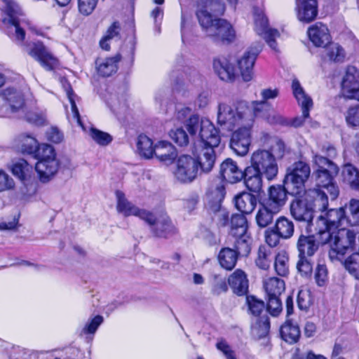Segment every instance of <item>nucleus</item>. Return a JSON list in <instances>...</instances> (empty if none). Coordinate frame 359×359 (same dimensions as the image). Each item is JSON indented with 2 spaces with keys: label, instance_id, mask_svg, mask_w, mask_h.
<instances>
[{
  "label": "nucleus",
  "instance_id": "4c0bfd02",
  "mask_svg": "<svg viewBox=\"0 0 359 359\" xmlns=\"http://www.w3.org/2000/svg\"><path fill=\"white\" fill-rule=\"evenodd\" d=\"M278 90L276 88H265L261 90L260 95L262 98L261 101L252 102V107L255 114H258L262 110H265L266 108L271 107L268 103L267 100L271 99H275L278 95Z\"/></svg>",
  "mask_w": 359,
  "mask_h": 359
},
{
  "label": "nucleus",
  "instance_id": "72a5a7b5",
  "mask_svg": "<svg viewBox=\"0 0 359 359\" xmlns=\"http://www.w3.org/2000/svg\"><path fill=\"white\" fill-rule=\"evenodd\" d=\"M15 141L20 146V149L22 154L35 156L39 145L35 137L23 133L18 135Z\"/></svg>",
  "mask_w": 359,
  "mask_h": 359
},
{
  "label": "nucleus",
  "instance_id": "6e6552de",
  "mask_svg": "<svg viewBox=\"0 0 359 359\" xmlns=\"http://www.w3.org/2000/svg\"><path fill=\"white\" fill-rule=\"evenodd\" d=\"M311 174L310 166L303 161H298L289 166L285 177V184L293 195L304 191L305 182Z\"/></svg>",
  "mask_w": 359,
  "mask_h": 359
},
{
  "label": "nucleus",
  "instance_id": "c756f323",
  "mask_svg": "<svg viewBox=\"0 0 359 359\" xmlns=\"http://www.w3.org/2000/svg\"><path fill=\"white\" fill-rule=\"evenodd\" d=\"M243 178L246 187L252 192L259 193L262 187V180L260 173L252 165L245 168Z\"/></svg>",
  "mask_w": 359,
  "mask_h": 359
},
{
  "label": "nucleus",
  "instance_id": "4d7b16f0",
  "mask_svg": "<svg viewBox=\"0 0 359 359\" xmlns=\"http://www.w3.org/2000/svg\"><path fill=\"white\" fill-rule=\"evenodd\" d=\"M99 0H78V11L83 16L91 15L97 5Z\"/></svg>",
  "mask_w": 359,
  "mask_h": 359
},
{
  "label": "nucleus",
  "instance_id": "7c9ffc66",
  "mask_svg": "<svg viewBox=\"0 0 359 359\" xmlns=\"http://www.w3.org/2000/svg\"><path fill=\"white\" fill-rule=\"evenodd\" d=\"M260 175L271 180L278 174V165L276 158H259V161H255L252 164Z\"/></svg>",
  "mask_w": 359,
  "mask_h": 359
},
{
  "label": "nucleus",
  "instance_id": "774afa93",
  "mask_svg": "<svg viewBox=\"0 0 359 359\" xmlns=\"http://www.w3.org/2000/svg\"><path fill=\"white\" fill-rule=\"evenodd\" d=\"M25 118L28 122L36 126H42L46 122V116L42 112L29 111Z\"/></svg>",
  "mask_w": 359,
  "mask_h": 359
},
{
  "label": "nucleus",
  "instance_id": "6ab92c4d",
  "mask_svg": "<svg viewBox=\"0 0 359 359\" xmlns=\"http://www.w3.org/2000/svg\"><path fill=\"white\" fill-rule=\"evenodd\" d=\"M359 73L354 67H348L341 83L342 94L348 99L359 101Z\"/></svg>",
  "mask_w": 359,
  "mask_h": 359
},
{
  "label": "nucleus",
  "instance_id": "4be33fe9",
  "mask_svg": "<svg viewBox=\"0 0 359 359\" xmlns=\"http://www.w3.org/2000/svg\"><path fill=\"white\" fill-rule=\"evenodd\" d=\"M304 196L297 198L290 204V212L297 221L310 224L313 218V210Z\"/></svg>",
  "mask_w": 359,
  "mask_h": 359
},
{
  "label": "nucleus",
  "instance_id": "f8f14e48",
  "mask_svg": "<svg viewBox=\"0 0 359 359\" xmlns=\"http://www.w3.org/2000/svg\"><path fill=\"white\" fill-rule=\"evenodd\" d=\"M199 135L202 147L205 150L204 157H215V149L219 146L220 137L217 130L208 119L201 121Z\"/></svg>",
  "mask_w": 359,
  "mask_h": 359
},
{
  "label": "nucleus",
  "instance_id": "e433bc0d",
  "mask_svg": "<svg viewBox=\"0 0 359 359\" xmlns=\"http://www.w3.org/2000/svg\"><path fill=\"white\" fill-rule=\"evenodd\" d=\"M280 334L283 340L289 344L296 343L300 337V330L297 325L287 320L280 327Z\"/></svg>",
  "mask_w": 359,
  "mask_h": 359
},
{
  "label": "nucleus",
  "instance_id": "052dcab7",
  "mask_svg": "<svg viewBox=\"0 0 359 359\" xmlns=\"http://www.w3.org/2000/svg\"><path fill=\"white\" fill-rule=\"evenodd\" d=\"M280 295L268 296L267 310L273 316H277L282 311V304Z\"/></svg>",
  "mask_w": 359,
  "mask_h": 359
},
{
  "label": "nucleus",
  "instance_id": "dca6fc26",
  "mask_svg": "<svg viewBox=\"0 0 359 359\" xmlns=\"http://www.w3.org/2000/svg\"><path fill=\"white\" fill-rule=\"evenodd\" d=\"M13 175L17 177L26 189L27 194H32L36 190V183L33 176L32 166L25 158H20L11 168Z\"/></svg>",
  "mask_w": 359,
  "mask_h": 359
},
{
  "label": "nucleus",
  "instance_id": "7ed1b4c3",
  "mask_svg": "<svg viewBox=\"0 0 359 359\" xmlns=\"http://www.w3.org/2000/svg\"><path fill=\"white\" fill-rule=\"evenodd\" d=\"M315 159V163L318 166L313 173L316 176V188L326 189L331 200H335L339 194V189L334 177L338 174L339 168L329 158Z\"/></svg>",
  "mask_w": 359,
  "mask_h": 359
},
{
  "label": "nucleus",
  "instance_id": "ddd939ff",
  "mask_svg": "<svg viewBox=\"0 0 359 359\" xmlns=\"http://www.w3.org/2000/svg\"><path fill=\"white\" fill-rule=\"evenodd\" d=\"M254 18L255 31L256 33L264 38L266 42L271 49L277 50L276 39L280 36L279 32L277 29L269 28L268 19L262 10L255 8Z\"/></svg>",
  "mask_w": 359,
  "mask_h": 359
},
{
  "label": "nucleus",
  "instance_id": "f257e3e1",
  "mask_svg": "<svg viewBox=\"0 0 359 359\" xmlns=\"http://www.w3.org/2000/svg\"><path fill=\"white\" fill-rule=\"evenodd\" d=\"M243 172L231 158H226L220 165L222 178L215 179L210 184L206 193V206L213 212H219L220 223L226 226L229 221V215L225 211H220L221 203L224 198V181L231 184L236 183L243 178Z\"/></svg>",
  "mask_w": 359,
  "mask_h": 359
},
{
  "label": "nucleus",
  "instance_id": "b1692460",
  "mask_svg": "<svg viewBox=\"0 0 359 359\" xmlns=\"http://www.w3.org/2000/svg\"><path fill=\"white\" fill-rule=\"evenodd\" d=\"M313 212H324L328 206V197L323 189L313 188L304 191L303 196Z\"/></svg>",
  "mask_w": 359,
  "mask_h": 359
},
{
  "label": "nucleus",
  "instance_id": "0eeeda50",
  "mask_svg": "<svg viewBox=\"0 0 359 359\" xmlns=\"http://www.w3.org/2000/svg\"><path fill=\"white\" fill-rule=\"evenodd\" d=\"M3 4L2 12L7 17L3 19V22L7 25L8 35L15 40L22 43L25 38V32L20 25L19 17L22 15V11L15 0H0Z\"/></svg>",
  "mask_w": 359,
  "mask_h": 359
},
{
  "label": "nucleus",
  "instance_id": "a18cd8bd",
  "mask_svg": "<svg viewBox=\"0 0 359 359\" xmlns=\"http://www.w3.org/2000/svg\"><path fill=\"white\" fill-rule=\"evenodd\" d=\"M137 149L142 157H154L155 145L152 140L145 135H140L137 138Z\"/></svg>",
  "mask_w": 359,
  "mask_h": 359
},
{
  "label": "nucleus",
  "instance_id": "4468645a",
  "mask_svg": "<svg viewBox=\"0 0 359 359\" xmlns=\"http://www.w3.org/2000/svg\"><path fill=\"white\" fill-rule=\"evenodd\" d=\"M252 125V121H248L244 126L238 128L232 134L230 147L235 154L243 156L248 154L251 141L250 130Z\"/></svg>",
  "mask_w": 359,
  "mask_h": 359
},
{
  "label": "nucleus",
  "instance_id": "bb28decb",
  "mask_svg": "<svg viewBox=\"0 0 359 359\" xmlns=\"http://www.w3.org/2000/svg\"><path fill=\"white\" fill-rule=\"evenodd\" d=\"M269 197L264 203L280 211L287 199V191L281 185L271 186L268 191Z\"/></svg>",
  "mask_w": 359,
  "mask_h": 359
},
{
  "label": "nucleus",
  "instance_id": "e2e57ef3",
  "mask_svg": "<svg viewBox=\"0 0 359 359\" xmlns=\"http://www.w3.org/2000/svg\"><path fill=\"white\" fill-rule=\"evenodd\" d=\"M170 137L179 145H187L189 142L188 135L186 131L182 128H176L170 132Z\"/></svg>",
  "mask_w": 359,
  "mask_h": 359
},
{
  "label": "nucleus",
  "instance_id": "2f4dec72",
  "mask_svg": "<svg viewBox=\"0 0 359 359\" xmlns=\"http://www.w3.org/2000/svg\"><path fill=\"white\" fill-rule=\"evenodd\" d=\"M289 154L290 152L284 142L280 140L274 139L269 150L259 149L253 153L252 157H283Z\"/></svg>",
  "mask_w": 359,
  "mask_h": 359
},
{
  "label": "nucleus",
  "instance_id": "c03bdc74",
  "mask_svg": "<svg viewBox=\"0 0 359 359\" xmlns=\"http://www.w3.org/2000/svg\"><path fill=\"white\" fill-rule=\"evenodd\" d=\"M264 287L268 296L275 297L285 290V283L279 278L271 277L264 280Z\"/></svg>",
  "mask_w": 359,
  "mask_h": 359
},
{
  "label": "nucleus",
  "instance_id": "20e7f679",
  "mask_svg": "<svg viewBox=\"0 0 359 359\" xmlns=\"http://www.w3.org/2000/svg\"><path fill=\"white\" fill-rule=\"evenodd\" d=\"M248 121H252V119L245 104L241 103L235 109L225 103L219 104L217 123L223 129L231 131L236 127L244 126Z\"/></svg>",
  "mask_w": 359,
  "mask_h": 359
},
{
  "label": "nucleus",
  "instance_id": "5701e85b",
  "mask_svg": "<svg viewBox=\"0 0 359 359\" xmlns=\"http://www.w3.org/2000/svg\"><path fill=\"white\" fill-rule=\"evenodd\" d=\"M196 15L200 22L201 15L208 16L214 21L217 16L222 15L225 11V4L222 0H201Z\"/></svg>",
  "mask_w": 359,
  "mask_h": 359
},
{
  "label": "nucleus",
  "instance_id": "39448f33",
  "mask_svg": "<svg viewBox=\"0 0 359 359\" xmlns=\"http://www.w3.org/2000/svg\"><path fill=\"white\" fill-rule=\"evenodd\" d=\"M327 243L330 250L329 257L332 260L340 259L348 251H357L355 233L353 231L341 228L337 231L330 232Z\"/></svg>",
  "mask_w": 359,
  "mask_h": 359
},
{
  "label": "nucleus",
  "instance_id": "6e6d98bb",
  "mask_svg": "<svg viewBox=\"0 0 359 359\" xmlns=\"http://www.w3.org/2000/svg\"><path fill=\"white\" fill-rule=\"evenodd\" d=\"M246 303L249 312L255 316H259L265 309L264 302L257 299L254 296H248Z\"/></svg>",
  "mask_w": 359,
  "mask_h": 359
},
{
  "label": "nucleus",
  "instance_id": "de8ad7c7",
  "mask_svg": "<svg viewBox=\"0 0 359 359\" xmlns=\"http://www.w3.org/2000/svg\"><path fill=\"white\" fill-rule=\"evenodd\" d=\"M177 151L170 142L161 140L155 144L154 157H177Z\"/></svg>",
  "mask_w": 359,
  "mask_h": 359
},
{
  "label": "nucleus",
  "instance_id": "37998d69",
  "mask_svg": "<svg viewBox=\"0 0 359 359\" xmlns=\"http://www.w3.org/2000/svg\"><path fill=\"white\" fill-rule=\"evenodd\" d=\"M255 116L263 118L271 124H278L285 126L289 124V119L276 111L271 107L265 110H262Z\"/></svg>",
  "mask_w": 359,
  "mask_h": 359
},
{
  "label": "nucleus",
  "instance_id": "1a4fd4ad",
  "mask_svg": "<svg viewBox=\"0 0 359 359\" xmlns=\"http://www.w3.org/2000/svg\"><path fill=\"white\" fill-rule=\"evenodd\" d=\"M198 158H160L167 165L170 166L175 178L181 183H189L197 175Z\"/></svg>",
  "mask_w": 359,
  "mask_h": 359
},
{
  "label": "nucleus",
  "instance_id": "13d9d810",
  "mask_svg": "<svg viewBox=\"0 0 359 359\" xmlns=\"http://www.w3.org/2000/svg\"><path fill=\"white\" fill-rule=\"evenodd\" d=\"M297 302L300 310L306 311L311 304L310 291L307 289L300 290L297 294Z\"/></svg>",
  "mask_w": 359,
  "mask_h": 359
},
{
  "label": "nucleus",
  "instance_id": "f3484780",
  "mask_svg": "<svg viewBox=\"0 0 359 359\" xmlns=\"http://www.w3.org/2000/svg\"><path fill=\"white\" fill-rule=\"evenodd\" d=\"M346 221V210L344 207L330 209L318 217V226L322 231H335Z\"/></svg>",
  "mask_w": 359,
  "mask_h": 359
},
{
  "label": "nucleus",
  "instance_id": "0e129e2a",
  "mask_svg": "<svg viewBox=\"0 0 359 359\" xmlns=\"http://www.w3.org/2000/svg\"><path fill=\"white\" fill-rule=\"evenodd\" d=\"M327 269L324 264H318L315 271V279L318 286H323L327 280Z\"/></svg>",
  "mask_w": 359,
  "mask_h": 359
},
{
  "label": "nucleus",
  "instance_id": "bf43d9fd",
  "mask_svg": "<svg viewBox=\"0 0 359 359\" xmlns=\"http://www.w3.org/2000/svg\"><path fill=\"white\" fill-rule=\"evenodd\" d=\"M103 317L101 316H96L89 320L81 331V334H94L97 331L98 327L102 323Z\"/></svg>",
  "mask_w": 359,
  "mask_h": 359
},
{
  "label": "nucleus",
  "instance_id": "5fc2aeb1",
  "mask_svg": "<svg viewBox=\"0 0 359 359\" xmlns=\"http://www.w3.org/2000/svg\"><path fill=\"white\" fill-rule=\"evenodd\" d=\"M346 269L356 279H359V252L355 251L344 262Z\"/></svg>",
  "mask_w": 359,
  "mask_h": 359
},
{
  "label": "nucleus",
  "instance_id": "a211bd4d",
  "mask_svg": "<svg viewBox=\"0 0 359 359\" xmlns=\"http://www.w3.org/2000/svg\"><path fill=\"white\" fill-rule=\"evenodd\" d=\"M27 53L47 71H52L58 65L57 59L42 43H34Z\"/></svg>",
  "mask_w": 359,
  "mask_h": 359
},
{
  "label": "nucleus",
  "instance_id": "ea45409f",
  "mask_svg": "<svg viewBox=\"0 0 359 359\" xmlns=\"http://www.w3.org/2000/svg\"><path fill=\"white\" fill-rule=\"evenodd\" d=\"M274 229L278 232L281 238H290L294 231V226L292 221L288 218L281 216L278 217L276 222Z\"/></svg>",
  "mask_w": 359,
  "mask_h": 359
},
{
  "label": "nucleus",
  "instance_id": "9b49d317",
  "mask_svg": "<svg viewBox=\"0 0 359 359\" xmlns=\"http://www.w3.org/2000/svg\"><path fill=\"white\" fill-rule=\"evenodd\" d=\"M330 238L327 231L318 230V233L313 235L301 234L297 241V248L299 256L311 257L318 250L319 245L326 244Z\"/></svg>",
  "mask_w": 359,
  "mask_h": 359
},
{
  "label": "nucleus",
  "instance_id": "c9c22d12",
  "mask_svg": "<svg viewBox=\"0 0 359 359\" xmlns=\"http://www.w3.org/2000/svg\"><path fill=\"white\" fill-rule=\"evenodd\" d=\"M4 96L12 112L15 113L23 109L25 99L21 92L13 88H6L4 92Z\"/></svg>",
  "mask_w": 359,
  "mask_h": 359
},
{
  "label": "nucleus",
  "instance_id": "a878e982",
  "mask_svg": "<svg viewBox=\"0 0 359 359\" xmlns=\"http://www.w3.org/2000/svg\"><path fill=\"white\" fill-rule=\"evenodd\" d=\"M121 58L120 54L110 57L97 58L95 61L97 74L104 77L110 76L117 71L118 63Z\"/></svg>",
  "mask_w": 359,
  "mask_h": 359
},
{
  "label": "nucleus",
  "instance_id": "603ef678",
  "mask_svg": "<svg viewBox=\"0 0 359 359\" xmlns=\"http://www.w3.org/2000/svg\"><path fill=\"white\" fill-rule=\"evenodd\" d=\"M88 134L99 145L105 146L112 141L111 135L93 127L90 128Z\"/></svg>",
  "mask_w": 359,
  "mask_h": 359
},
{
  "label": "nucleus",
  "instance_id": "473e14b6",
  "mask_svg": "<svg viewBox=\"0 0 359 359\" xmlns=\"http://www.w3.org/2000/svg\"><path fill=\"white\" fill-rule=\"evenodd\" d=\"M236 208L244 214L251 213L257 205V197L248 192H242L237 195L235 198Z\"/></svg>",
  "mask_w": 359,
  "mask_h": 359
},
{
  "label": "nucleus",
  "instance_id": "c85d7f7f",
  "mask_svg": "<svg viewBox=\"0 0 359 359\" xmlns=\"http://www.w3.org/2000/svg\"><path fill=\"white\" fill-rule=\"evenodd\" d=\"M213 67L220 79L225 81L234 80L236 77L235 69L226 58L214 60Z\"/></svg>",
  "mask_w": 359,
  "mask_h": 359
},
{
  "label": "nucleus",
  "instance_id": "680f3d73",
  "mask_svg": "<svg viewBox=\"0 0 359 359\" xmlns=\"http://www.w3.org/2000/svg\"><path fill=\"white\" fill-rule=\"evenodd\" d=\"M65 90H66L67 97V98L69 101V103L71 104V109H72L73 118L76 120V122L78 123V124L79 126H82L79 109L76 105V102L74 100L75 95L74 94L73 90L69 84H68L67 87L66 88Z\"/></svg>",
  "mask_w": 359,
  "mask_h": 359
},
{
  "label": "nucleus",
  "instance_id": "f03ea898",
  "mask_svg": "<svg viewBox=\"0 0 359 359\" xmlns=\"http://www.w3.org/2000/svg\"><path fill=\"white\" fill-rule=\"evenodd\" d=\"M116 198V211L124 217L135 216L146 222L148 224L151 225L153 231L156 235L163 236L165 232L170 229L168 220L165 218L160 221L157 225L161 224L166 225V229L164 230H158L154 225L155 224V218L154 214L145 209H141L132 202L128 200L124 193L121 191L117 190L115 193Z\"/></svg>",
  "mask_w": 359,
  "mask_h": 359
},
{
  "label": "nucleus",
  "instance_id": "8fccbe9b",
  "mask_svg": "<svg viewBox=\"0 0 359 359\" xmlns=\"http://www.w3.org/2000/svg\"><path fill=\"white\" fill-rule=\"evenodd\" d=\"M325 55L330 61L342 62L344 61L346 54L344 48L338 43H329L325 48Z\"/></svg>",
  "mask_w": 359,
  "mask_h": 359
},
{
  "label": "nucleus",
  "instance_id": "58836bf2",
  "mask_svg": "<svg viewBox=\"0 0 359 359\" xmlns=\"http://www.w3.org/2000/svg\"><path fill=\"white\" fill-rule=\"evenodd\" d=\"M237 252L229 248H222L218 255V260L220 265L226 270L233 269L237 262Z\"/></svg>",
  "mask_w": 359,
  "mask_h": 359
},
{
  "label": "nucleus",
  "instance_id": "f704fd0d",
  "mask_svg": "<svg viewBox=\"0 0 359 359\" xmlns=\"http://www.w3.org/2000/svg\"><path fill=\"white\" fill-rule=\"evenodd\" d=\"M280 212L278 210H274L272 206L264 203L259 208L256 215V222L261 228H264L271 224L275 215Z\"/></svg>",
  "mask_w": 359,
  "mask_h": 359
},
{
  "label": "nucleus",
  "instance_id": "09e8293b",
  "mask_svg": "<svg viewBox=\"0 0 359 359\" xmlns=\"http://www.w3.org/2000/svg\"><path fill=\"white\" fill-rule=\"evenodd\" d=\"M289 257L285 250L279 251L275 258L274 268L280 276H285L289 272Z\"/></svg>",
  "mask_w": 359,
  "mask_h": 359
},
{
  "label": "nucleus",
  "instance_id": "aec40b11",
  "mask_svg": "<svg viewBox=\"0 0 359 359\" xmlns=\"http://www.w3.org/2000/svg\"><path fill=\"white\" fill-rule=\"evenodd\" d=\"M58 169V158H39L35 165V170L41 183H48L52 180Z\"/></svg>",
  "mask_w": 359,
  "mask_h": 359
},
{
  "label": "nucleus",
  "instance_id": "2eb2a0df",
  "mask_svg": "<svg viewBox=\"0 0 359 359\" xmlns=\"http://www.w3.org/2000/svg\"><path fill=\"white\" fill-rule=\"evenodd\" d=\"M261 50L260 45L250 47L237 60L238 69L245 82L250 81L253 79L254 66Z\"/></svg>",
  "mask_w": 359,
  "mask_h": 359
},
{
  "label": "nucleus",
  "instance_id": "49530a36",
  "mask_svg": "<svg viewBox=\"0 0 359 359\" xmlns=\"http://www.w3.org/2000/svg\"><path fill=\"white\" fill-rule=\"evenodd\" d=\"M233 237L236 238L234 246L238 255L248 256L251 251L252 244V238L248 232Z\"/></svg>",
  "mask_w": 359,
  "mask_h": 359
},
{
  "label": "nucleus",
  "instance_id": "3c124183",
  "mask_svg": "<svg viewBox=\"0 0 359 359\" xmlns=\"http://www.w3.org/2000/svg\"><path fill=\"white\" fill-rule=\"evenodd\" d=\"M345 181L354 190L359 189V170L353 165H348L344 170Z\"/></svg>",
  "mask_w": 359,
  "mask_h": 359
},
{
  "label": "nucleus",
  "instance_id": "a19ab883",
  "mask_svg": "<svg viewBox=\"0 0 359 359\" xmlns=\"http://www.w3.org/2000/svg\"><path fill=\"white\" fill-rule=\"evenodd\" d=\"M230 234L232 236L243 234L248 232V222L245 217L242 214L231 215L230 221Z\"/></svg>",
  "mask_w": 359,
  "mask_h": 359
},
{
  "label": "nucleus",
  "instance_id": "69168bd1",
  "mask_svg": "<svg viewBox=\"0 0 359 359\" xmlns=\"http://www.w3.org/2000/svg\"><path fill=\"white\" fill-rule=\"evenodd\" d=\"M308 257L299 256V261L297 264V269L299 273L303 276L311 275L312 272V265L307 259Z\"/></svg>",
  "mask_w": 359,
  "mask_h": 359
},
{
  "label": "nucleus",
  "instance_id": "9d476101",
  "mask_svg": "<svg viewBox=\"0 0 359 359\" xmlns=\"http://www.w3.org/2000/svg\"><path fill=\"white\" fill-rule=\"evenodd\" d=\"M292 90L294 97L301 107L302 114L300 116H296L292 119H289V124L287 126H293L298 128L302 126L306 120L309 118V112L313 107V100L307 95L301 86L299 81L294 79L292 82Z\"/></svg>",
  "mask_w": 359,
  "mask_h": 359
},
{
  "label": "nucleus",
  "instance_id": "393cba45",
  "mask_svg": "<svg viewBox=\"0 0 359 359\" xmlns=\"http://www.w3.org/2000/svg\"><path fill=\"white\" fill-rule=\"evenodd\" d=\"M309 39L318 47L326 46L330 42V35L327 26L322 22H316L308 29Z\"/></svg>",
  "mask_w": 359,
  "mask_h": 359
},
{
  "label": "nucleus",
  "instance_id": "423d86ee",
  "mask_svg": "<svg viewBox=\"0 0 359 359\" xmlns=\"http://www.w3.org/2000/svg\"><path fill=\"white\" fill-rule=\"evenodd\" d=\"M200 25L207 37L215 42H232L236 38V32L232 25L225 19L215 18L214 21L205 15H201Z\"/></svg>",
  "mask_w": 359,
  "mask_h": 359
},
{
  "label": "nucleus",
  "instance_id": "412c9836",
  "mask_svg": "<svg viewBox=\"0 0 359 359\" xmlns=\"http://www.w3.org/2000/svg\"><path fill=\"white\" fill-rule=\"evenodd\" d=\"M295 11L297 18L301 22L310 23L318 15L316 0H296Z\"/></svg>",
  "mask_w": 359,
  "mask_h": 359
},
{
  "label": "nucleus",
  "instance_id": "864d4df0",
  "mask_svg": "<svg viewBox=\"0 0 359 359\" xmlns=\"http://www.w3.org/2000/svg\"><path fill=\"white\" fill-rule=\"evenodd\" d=\"M271 252L264 246H260L257 252V257L255 263L257 267L263 270H267L271 265Z\"/></svg>",
  "mask_w": 359,
  "mask_h": 359
},
{
  "label": "nucleus",
  "instance_id": "cd10ccee",
  "mask_svg": "<svg viewBox=\"0 0 359 359\" xmlns=\"http://www.w3.org/2000/svg\"><path fill=\"white\" fill-rule=\"evenodd\" d=\"M228 282L233 292L236 294L242 296L248 292V280L242 270H236L229 276Z\"/></svg>",
  "mask_w": 359,
  "mask_h": 359
},
{
  "label": "nucleus",
  "instance_id": "338daca9",
  "mask_svg": "<svg viewBox=\"0 0 359 359\" xmlns=\"http://www.w3.org/2000/svg\"><path fill=\"white\" fill-rule=\"evenodd\" d=\"M346 120L348 125L359 126V105L350 107L348 109Z\"/></svg>",
  "mask_w": 359,
  "mask_h": 359
},
{
  "label": "nucleus",
  "instance_id": "79ce46f5",
  "mask_svg": "<svg viewBox=\"0 0 359 359\" xmlns=\"http://www.w3.org/2000/svg\"><path fill=\"white\" fill-rule=\"evenodd\" d=\"M346 222L351 226H359V200L352 198L344 207Z\"/></svg>",
  "mask_w": 359,
  "mask_h": 359
}]
</instances>
